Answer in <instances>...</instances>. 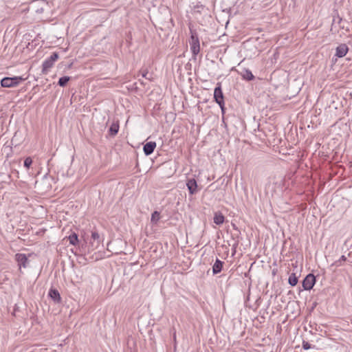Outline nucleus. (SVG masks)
<instances>
[{
  "label": "nucleus",
  "mask_w": 352,
  "mask_h": 352,
  "mask_svg": "<svg viewBox=\"0 0 352 352\" xmlns=\"http://www.w3.org/2000/svg\"><path fill=\"white\" fill-rule=\"evenodd\" d=\"M346 257L344 255H342L338 260L336 261L332 265L336 267H340L343 265V263L346 261Z\"/></svg>",
  "instance_id": "obj_20"
},
{
  "label": "nucleus",
  "mask_w": 352,
  "mask_h": 352,
  "mask_svg": "<svg viewBox=\"0 0 352 352\" xmlns=\"http://www.w3.org/2000/svg\"><path fill=\"white\" fill-rule=\"evenodd\" d=\"M22 80L23 78L21 76H14L12 78L5 77L1 80V85L3 87H16Z\"/></svg>",
  "instance_id": "obj_4"
},
{
  "label": "nucleus",
  "mask_w": 352,
  "mask_h": 352,
  "mask_svg": "<svg viewBox=\"0 0 352 352\" xmlns=\"http://www.w3.org/2000/svg\"><path fill=\"white\" fill-rule=\"evenodd\" d=\"M298 278L295 274H292L288 279L289 284L292 286H295L298 283Z\"/></svg>",
  "instance_id": "obj_18"
},
{
  "label": "nucleus",
  "mask_w": 352,
  "mask_h": 352,
  "mask_svg": "<svg viewBox=\"0 0 352 352\" xmlns=\"http://www.w3.org/2000/svg\"><path fill=\"white\" fill-rule=\"evenodd\" d=\"M156 147V143L155 142H148L144 145L143 151L146 155L152 154L154 149Z\"/></svg>",
  "instance_id": "obj_10"
},
{
  "label": "nucleus",
  "mask_w": 352,
  "mask_h": 352,
  "mask_svg": "<svg viewBox=\"0 0 352 352\" xmlns=\"http://www.w3.org/2000/svg\"><path fill=\"white\" fill-rule=\"evenodd\" d=\"M311 348V345L308 342L303 341L302 342V349L305 350H308Z\"/></svg>",
  "instance_id": "obj_22"
},
{
  "label": "nucleus",
  "mask_w": 352,
  "mask_h": 352,
  "mask_svg": "<svg viewBox=\"0 0 352 352\" xmlns=\"http://www.w3.org/2000/svg\"><path fill=\"white\" fill-rule=\"evenodd\" d=\"M238 72L241 76L242 78L244 80H252L254 79V76L252 74V72L248 69L243 68Z\"/></svg>",
  "instance_id": "obj_8"
},
{
  "label": "nucleus",
  "mask_w": 352,
  "mask_h": 352,
  "mask_svg": "<svg viewBox=\"0 0 352 352\" xmlns=\"http://www.w3.org/2000/svg\"><path fill=\"white\" fill-rule=\"evenodd\" d=\"M316 282V277L312 274L306 276L302 281V287L305 290H310L313 288Z\"/></svg>",
  "instance_id": "obj_6"
},
{
  "label": "nucleus",
  "mask_w": 352,
  "mask_h": 352,
  "mask_svg": "<svg viewBox=\"0 0 352 352\" xmlns=\"http://www.w3.org/2000/svg\"><path fill=\"white\" fill-rule=\"evenodd\" d=\"M214 101L219 104L221 108L222 114L225 113V102L223 94L221 89V85L220 82L217 84V87L214 91Z\"/></svg>",
  "instance_id": "obj_2"
},
{
  "label": "nucleus",
  "mask_w": 352,
  "mask_h": 352,
  "mask_svg": "<svg viewBox=\"0 0 352 352\" xmlns=\"http://www.w3.org/2000/svg\"><path fill=\"white\" fill-rule=\"evenodd\" d=\"M68 240L69 241V243L73 245H76L80 243L78 234H76L74 232H73L68 236Z\"/></svg>",
  "instance_id": "obj_15"
},
{
  "label": "nucleus",
  "mask_w": 352,
  "mask_h": 352,
  "mask_svg": "<svg viewBox=\"0 0 352 352\" xmlns=\"http://www.w3.org/2000/svg\"><path fill=\"white\" fill-rule=\"evenodd\" d=\"M119 131V124L118 123H113L109 130V133L111 135L115 136Z\"/></svg>",
  "instance_id": "obj_16"
},
{
  "label": "nucleus",
  "mask_w": 352,
  "mask_h": 352,
  "mask_svg": "<svg viewBox=\"0 0 352 352\" xmlns=\"http://www.w3.org/2000/svg\"><path fill=\"white\" fill-rule=\"evenodd\" d=\"M32 164V160L30 157H28L24 160V166L29 168Z\"/></svg>",
  "instance_id": "obj_21"
},
{
  "label": "nucleus",
  "mask_w": 352,
  "mask_h": 352,
  "mask_svg": "<svg viewBox=\"0 0 352 352\" xmlns=\"http://www.w3.org/2000/svg\"><path fill=\"white\" fill-rule=\"evenodd\" d=\"M160 219V213L157 211H154L151 214V221L153 224H157Z\"/></svg>",
  "instance_id": "obj_17"
},
{
  "label": "nucleus",
  "mask_w": 352,
  "mask_h": 352,
  "mask_svg": "<svg viewBox=\"0 0 352 352\" xmlns=\"http://www.w3.org/2000/svg\"><path fill=\"white\" fill-rule=\"evenodd\" d=\"M15 260L16 261L19 270L21 272V268H26L29 265V260L26 254L18 253L15 255Z\"/></svg>",
  "instance_id": "obj_5"
},
{
  "label": "nucleus",
  "mask_w": 352,
  "mask_h": 352,
  "mask_svg": "<svg viewBox=\"0 0 352 352\" xmlns=\"http://www.w3.org/2000/svg\"><path fill=\"white\" fill-rule=\"evenodd\" d=\"M70 80V77L69 76H63L61 78H59L58 80V85L60 86V87H65L68 81Z\"/></svg>",
  "instance_id": "obj_19"
},
{
  "label": "nucleus",
  "mask_w": 352,
  "mask_h": 352,
  "mask_svg": "<svg viewBox=\"0 0 352 352\" xmlns=\"http://www.w3.org/2000/svg\"><path fill=\"white\" fill-rule=\"evenodd\" d=\"M223 265V262L220 261L219 258H217L213 266H212V272L214 274H219L221 272L222 267Z\"/></svg>",
  "instance_id": "obj_11"
},
{
  "label": "nucleus",
  "mask_w": 352,
  "mask_h": 352,
  "mask_svg": "<svg viewBox=\"0 0 352 352\" xmlns=\"http://www.w3.org/2000/svg\"><path fill=\"white\" fill-rule=\"evenodd\" d=\"M225 217L222 213L218 212L214 213V223L217 225H221L224 222Z\"/></svg>",
  "instance_id": "obj_14"
},
{
  "label": "nucleus",
  "mask_w": 352,
  "mask_h": 352,
  "mask_svg": "<svg viewBox=\"0 0 352 352\" xmlns=\"http://www.w3.org/2000/svg\"><path fill=\"white\" fill-rule=\"evenodd\" d=\"M49 296L54 300L56 302H60L61 298L59 292L56 289H50L49 292Z\"/></svg>",
  "instance_id": "obj_13"
},
{
  "label": "nucleus",
  "mask_w": 352,
  "mask_h": 352,
  "mask_svg": "<svg viewBox=\"0 0 352 352\" xmlns=\"http://www.w3.org/2000/svg\"><path fill=\"white\" fill-rule=\"evenodd\" d=\"M190 50L192 52L193 57L195 58L196 56L200 52V44L198 36L196 32L191 31L190 40L189 41Z\"/></svg>",
  "instance_id": "obj_3"
},
{
  "label": "nucleus",
  "mask_w": 352,
  "mask_h": 352,
  "mask_svg": "<svg viewBox=\"0 0 352 352\" xmlns=\"http://www.w3.org/2000/svg\"><path fill=\"white\" fill-rule=\"evenodd\" d=\"M173 339H174V340H176V333H175V331L173 333Z\"/></svg>",
  "instance_id": "obj_24"
},
{
  "label": "nucleus",
  "mask_w": 352,
  "mask_h": 352,
  "mask_svg": "<svg viewBox=\"0 0 352 352\" xmlns=\"http://www.w3.org/2000/svg\"><path fill=\"white\" fill-rule=\"evenodd\" d=\"M349 48L346 44H340L336 47V56L342 58L348 52Z\"/></svg>",
  "instance_id": "obj_9"
},
{
  "label": "nucleus",
  "mask_w": 352,
  "mask_h": 352,
  "mask_svg": "<svg viewBox=\"0 0 352 352\" xmlns=\"http://www.w3.org/2000/svg\"><path fill=\"white\" fill-rule=\"evenodd\" d=\"M81 237L83 238V241L85 243V247L84 244H82V248L85 249V252L87 251L88 252H91L98 249L100 243L103 241V239L100 237V234L96 231H93L91 232V240L88 245L84 236Z\"/></svg>",
  "instance_id": "obj_1"
},
{
  "label": "nucleus",
  "mask_w": 352,
  "mask_h": 352,
  "mask_svg": "<svg viewBox=\"0 0 352 352\" xmlns=\"http://www.w3.org/2000/svg\"><path fill=\"white\" fill-rule=\"evenodd\" d=\"M186 186L190 195H194L197 192V183L195 179H188Z\"/></svg>",
  "instance_id": "obj_7"
},
{
  "label": "nucleus",
  "mask_w": 352,
  "mask_h": 352,
  "mask_svg": "<svg viewBox=\"0 0 352 352\" xmlns=\"http://www.w3.org/2000/svg\"><path fill=\"white\" fill-rule=\"evenodd\" d=\"M53 62H55L58 58V54L56 52L52 53V54L49 57Z\"/></svg>",
  "instance_id": "obj_23"
},
{
  "label": "nucleus",
  "mask_w": 352,
  "mask_h": 352,
  "mask_svg": "<svg viewBox=\"0 0 352 352\" xmlns=\"http://www.w3.org/2000/svg\"><path fill=\"white\" fill-rule=\"evenodd\" d=\"M54 64V62H53L50 58H47L43 63L42 72L43 73H47L49 71V69L52 67Z\"/></svg>",
  "instance_id": "obj_12"
}]
</instances>
